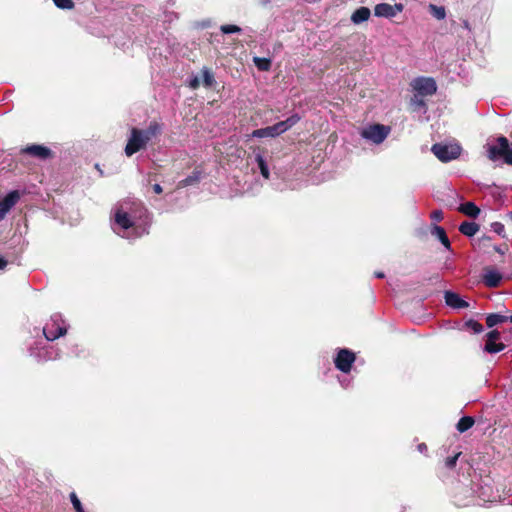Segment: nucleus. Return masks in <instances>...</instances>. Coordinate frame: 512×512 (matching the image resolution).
<instances>
[{
	"label": "nucleus",
	"instance_id": "nucleus-1",
	"mask_svg": "<svg viewBox=\"0 0 512 512\" xmlns=\"http://www.w3.org/2000/svg\"><path fill=\"white\" fill-rule=\"evenodd\" d=\"M162 133V125L157 121H151L146 129L133 127L125 146V154L131 157L135 153L146 148L148 142Z\"/></svg>",
	"mask_w": 512,
	"mask_h": 512
},
{
	"label": "nucleus",
	"instance_id": "nucleus-2",
	"mask_svg": "<svg viewBox=\"0 0 512 512\" xmlns=\"http://www.w3.org/2000/svg\"><path fill=\"white\" fill-rule=\"evenodd\" d=\"M486 152L489 160L502 159L505 164L512 165V144L505 136H499L495 144L487 145Z\"/></svg>",
	"mask_w": 512,
	"mask_h": 512
},
{
	"label": "nucleus",
	"instance_id": "nucleus-3",
	"mask_svg": "<svg viewBox=\"0 0 512 512\" xmlns=\"http://www.w3.org/2000/svg\"><path fill=\"white\" fill-rule=\"evenodd\" d=\"M300 121L298 114H293L284 121H280L272 126L265 128L256 129L252 132L253 137L264 138V137H276L288 129L292 128Z\"/></svg>",
	"mask_w": 512,
	"mask_h": 512
},
{
	"label": "nucleus",
	"instance_id": "nucleus-4",
	"mask_svg": "<svg viewBox=\"0 0 512 512\" xmlns=\"http://www.w3.org/2000/svg\"><path fill=\"white\" fill-rule=\"evenodd\" d=\"M431 151L439 161L447 163L460 157L462 147L458 143L440 142L433 144Z\"/></svg>",
	"mask_w": 512,
	"mask_h": 512
},
{
	"label": "nucleus",
	"instance_id": "nucleus-5",
	"mask_svg": "<svg viewBox=\"0 0 512 512\" xmlns=\"http://www.w3.org/2000/svg\"><path fill=\"white\" fill-rule=\"evenodd\" d=\"M43 333L48 341H54L67 333L65 321L60 314H54L45 324Z\"/></svg>",
	"mask_w": 512,
	"mask_h": 512
},
{
	"label": "nucleus",
	"instance_id": "nucleus-6",
	"mask_svg": "<svg viewBox=\"0 0 512 512\" xmlns=\"http://www.w3.org/2000/svg\"><path fill=\"white\" fill-rule=\"evenodd\" d=\"M390 132V128L382 124H373L365 128L361 135L375 144L382 143Z\"/></svg>",
	"mask_w": 512,
	"mask_h": 512
},
{
	"label": "nucleus",
	"instance_id": "nucleus-7",
	"mask_svg": "<svg viewBox=\"0 0 512 512\" xmlns=\"http://www.w3.org/2000/svg\"><path fill=\"white\" fill-rule=\"evenodd\" d=\"M355 360V353L349 349L343 348L338 351L334 363L338 370L343 373H349Z\"/></svg>",
	"mask_w": 512,
	"mask_h": 512
},
{
	"label": "nucleus",
	"instance_id": "nucleus-8",
	"mask_svg": "<svg viewBox=\"0 0 512 512\" xmlns=\"http://www.w3.org/2000/svg\"><path fill=\"white\" fill-rule=\"evenodd\" d=\"M412 86L421 96H431L437 91L436 82L430 77H418L412 82Z\"/></svg>",
	"mask_w": 512,
	"mask_h": 512
},
{
	"label": "nucleus",
	"instance_id": "nucleus-9",
	"mask_svg": "<svg viewBox=\"0 0 512 512\" xmlns=\"http://www.w3.org/2000/svg\"><path fill=\"white\" fill-rule=\"evenodd\" d=\"M21 155H28L40 160H47L53 157V152L50 148L39 145V144H31L20 150Z\"/></svg>",
	"mask_w": 512,
	"mask_h": 512
},
{
	"label": "nucleus",
	"instance_id": "nucleus-10",
	"mask_svg": "<svg viewBox=\"0 0 512 512\" xmlns=\"http://www.w3.org/2000/svg\"><path fill=\"white\" fill-rule=\"evenodd\" d=\"M500 332L498 330H492L486 334V341L484 345V351L490 354L498 353L506 348L504 343H496L500 339Z\"/></svg>",
	"mask_w": 512,
	"mask_h": 512
},
{
	"label": "nucleus",
	"instance_id": "nucleus-11",
	"mask_svg": "<svg viewBox=\"0 0 512 512\" xmlns=\"http://www.w3.org/2000/svg\"><path fill=\"white\" fill-rule=\"evenodd\" d=\"M402 10V4L391 5L388 3H379L374 7V14L377 17L392 18L396 16L398 13L402 12Z\"/></svg>",
	"mask_w": 512,
	"mask_h": 512
},
{
	"label": "nucleus",
	"instance_id": "nucleus-12",
	"mask_svg": "<svg viewBox=\"0 0 512 512\" xmlns=\"http://www.w3.org/2000/svg\"><path fill=\"white\" fill-rule=\"evenodd\" d=\"M20 199V193L17 190L9 192L0 200V221L5 217L8 211L17 204Z\"/></svg>",
	"mask_w": 512,
	"mask_h": 512
},
{
	"label": "nucleus",
	"instance_id": "nucleus-13",
	"mask_svg": "<svg viewBox=\"0 0 512 512\" xmlns=\"http://www.w3.org/2000/svg\"><path fill=\"white\" fill-rule=\"evenodd\" d=\"M114 220L115 223L124 230H128L129 228L135 226L134 220L131 218L130 212L124 210L123 207H120L115 211Z\"/></svg>",
	"mask_w": 512,
	"mask_h": 512
},
{
	"label": "nucleus",
	"instance_id": "nucleus-14",
	"mask_svg": "<svg viewBox=\"0 0 512 512\" xmlns=\"http://www.w3.org/2000/svg\"><path fill=\"white\" fill-rule=\"evenodd\" d=\"M444 298L446 304L454 309H464L469 307V303L460 298V296L455 292L446 291Z\"/></svg>",
	"mask_w": 512,
	"mask_h": 512
},
{
	"label": "nucleus",
	"instance_id": "nucleus-15",
	"mask_svg": "<svg viewBox=\"0 0 512 512\" xmlns=\"http://www.w3.org/2000/svg\"><path fill=\"white\" fill-rule=\"evenodd\" d=\"M502 280V275L494 270V269H485V273L483 275V283L489 288H496L500 285Z\"/></svg>",
	"mask_w": 512,
	"mask_h": 512
},
{
	"label": "nucleus",
	"instance_id": "nucleus-16",
	"mask_svg": "<svg viewBox=\"0 0 512 512\" xmlns=\"http://www.w3.org/2000/svg\"><path fill=\"white\" fill-rule=\"evenodd\" d=\"M128 212H130L131 218L134 220L135 225L137 221H145L148 216L147 209L140 202H133Z\"/></svg>",
	"mask_w": 512,
	"mask_h": 512
},
{
	"label": "nucleus",
	"instance_id": "nucleus-17",
	"mask_svg": "<svg viewBox=\"0 0 512 512\" xmlns=\"http://www.w3.org/2000/svg\"><path fill=\"white\" fill-rule=\"evenodd\" d=\"M430 232H431V235L435 236L436 238H438V240L443 244V246L451 251L452 250V247H451V242L446 234V231L443 227L439 226V225H436V224H433L430 228Z\"/></svg>",
	"mask_w": 512,
	"mask_h": 512
},
{
	"label": "nucleus",
	"instance_id": "nucleus-18",
	"mask_svg": "<svg viewBox=\"0 0 512 512\" xmlns=\"http://www.w3.org/2000/svg\"><path fill=\"white\" fill-rule=\"evenodd\" d=\"M370 15H371L370 9L362 6L353 12V14L351 15V21L354 24H360L362 22L367 21L369 19Z\"/></svg>",
	"mask_w": 512,
	"mask_h": 512
},
{
	"label": "nucleus",
	"instance_id": "nucleus-19",
	"mask_svg": "<svg viewBox=\"0 0 512 512\" xmlns=\"http://www.w3.org/2000/svg\"><path fill=\"white\" fill-rule=\"evenodd\" d=\"M459 212L469 216V217H472V218H477L478 215L480 214V209L478 208V206H476L475 203L473 202H465L463 204H461L458 208Z\"/></svg>",
	"mask_w": 512,
	"mask_h": 512
},
{
	"label": "nucleus",
	"instance_id": "nucleus-20",
	"mask_svg": "<svg viewBox=\"0 0 512 512\" xmlns=\"http://www.w3.org/2000/svg\"><path fill=\"white\" fill-rule=\"evenodd\" d=\"M479 228V225L475 222L464 221L460 224L459 231L465 236L472 237L478 232Z\"/></svg>",
	"mask_w": 512,
	"mask_h": 512
},
{
	"label": "nucleus",
	"instance_id": "nucleus-21",
	"mask_svg": "<svg viewBox=\"0 0 512 512\" xmlns=\"http://www.w3.org/2000/svg\"><path fill=\"white\" fill-rule=\"evenodd\" d=\"M475 419L472 416H464L458 421L456 428L458 432L464 433L473 427Z\"/></svg>",
	"mask_w": 512,
	"mask_h": 512
},
{
	"label": "nucleus",
	"instance_id": "nucleus-22",
	"mask_svg": "<svg viewBox=\"0 0 512 512\" xmlns=\"http://www.w3.org/2000/svg\"><path fill=\"white\" fill-rule=\"evenodd\" d=\"M506 321H508V316H504V315H500V314H496V313H491L486 316V325L489 328H492L495 325L504 323Z\"/></svg>",
	"mask_w": 512,
	"mask_h": 512
},
{
	"label": "nucleus",
	"instance_id": "nucleus-23",
	"mask_svg": "<svg viewBox=\"0 0 512 512\" xmlns=\"http://www.w3.org/2000/svg\"><path fill=\"white\" fill-rule=\"evenodd\" d=\"M200 179H201V172L193 171L191 175L187 176L185 179H183L179 182V186H181V187L191 186V185L199 183Z\"/></svg>",
	"mask_w": 512,
	"mask_h": 512
},
{
	"label": "nucleus",
	"instance_id": "nucleus-24",
	"mask_svg": "<svg viewBox=\"0 0 512 512\" xmlns=\"http://www.w3.org/2000/svg\"><path fill=\"white\" fill-rule=\"evenodd\" d=\"M255 161L257 162L258 164V167L260 169V173L261 175L265 178V179H269L270 177V172H269V168H268V165L264 159V157L261 155V154H256L255 156Z\"/></svg>",
	"mask_w": 512,
	"mask_h": 512
},
{
	"label": "nucleus",
	"instance_id": "nucleus-25",
	"mask_svg": "<svg viewBox=\"0 0 512 512\" xmlns=\"http://www.w3.org/2000/svg\"><path fill=\"white\" fill-rule=\"evenodd\" d=\"M255 66L260 71H269L271 69V60L268 58L254 57L253 59Z\"/></svg>",
	"mask_w": 512,
	"mask_h": 512
},
{
	"label": "nucleus",
	"instance_id": "nucleus-26",
	"mask_svg": "<svg viewBox=\"0 0 512 512\" xmlns=\"http://www.w3.org/2000/svg\"><path fill=\"white\" fill-rule=\"evenodd\" d=\"M429 12L433 17L438 20H442L446 17V10L443 6H437L435 4L429 5Z\"/></svg>",
	"mask_w": 512,
	"mask_h": 512
},
{
	"label": "nucleus",
	"instance_id": "nucleus-27",
	"mask_svg": "<svg viewBox=\"0 0 512 512\" xmlns=\"http://www.w3.org/2000/svg\"><path fill=\"white\" fill-rule=\"evenodd\" d=\"M203 84L205 87H212L215 83L214 75L208 68H203L202 71Z\"/></svg>",
	"mask_w": 512,
	"mask_h": 512
},
{
	"label": "nucleus",
	"instance_id": "nucleus-28",
	"mask_svg": "<svg viewBox=\"0 0 512 512\" xmlns=\"http://www.w3.org/2000/svg\"><path fill=\"white\" fill-rule=\"evenodd\" d=\"M464 326L465 328L472 330L476 334H479L483 331V325L474 319H469L468 321H466Z\"/></svg>",
	"mask_w": 512,
	"mask_h": 512
},
{
	"label": "nucleus",
	"instance_id": "nucleus-29",
	"mask_svg": "<svg viewBox=\"0 0 512 512\" xmlns=\"http://www.w3.org/2000/svg\"><path fill=\"white\" fill-rule=\"evenodd\" d=\"M52 1L60 9L71 10L75 6L74 2L72 0H52Z\"/></svg>",
	"mask_w": 512,
	"mask_h": 512
},
{
	"label": "nucleus",
	"instance_id": "nucleus-30",
	"mask_svg": "<svg viewBox=\"0 0 512 512\" xmlns=\"http://www.w3.org/2000/svg\"><path fill=\"white\" fill-rule=\"evenodd\" d=\"M220 31L223 34H232V33H239L241 32V28L237 25L233 24H225L220 27Z\"/></svg>",
	"mask_w": 512,
	"mask_h": 512
},
{
	"label": "nucleus",
	"instance_id": "nucleus-31",
	"mask_svg": "<svg viewBox=\"0 0 512 512\" xmlns=\"http://www.w3.org/2000/svg\"><path fill=\"white\" fill-rule=\"evenodd\" d=\"M70 500H71L72 505L76 512H85V510L83 509L82 504L75 492H72L70 494Z\"/></svg>",
	"mask_w": 512,
	"mask_h": 512
},
{
	"label": "nucleus",
	"instance_id": "nucleus-32",
	"mask_svg": "<svg viewBox=\"0 0 512 512\" xmlns=\"http://www.w3.org/2000/svg\"><path fill=\"white\" fill-rule=\"evenodd\" d=\"M460 454L461 453L459 452V453H456L454 456L447 457L445 460V466L448 469H453L456 466V463H457V460H458Z\"/></svg>",
	"mask_w": 512,
	"mask_h": 512
},
{
	"label": "nucleus",
	"instance_id": "nucleus-33",
	"mask_svg": "<svg viewBox=\"0 0 512 512\" xmlns=\"http://www.w3.org/2000/svg\"><path fill=\"white\" fill-rule=\"evenodd\" d=\"M491 227L495 233H497L500 236H504L505 227L500 222H494L491 224Z\"/></svg>",
	"mask_w": 512,
	"mask_h": 512
},
{
	"label": "nucleus",
	"instance_id": "nucleus-34",
	"mask_svg": "<svg viewBox=\"0 0 512 512\" xmlns=\"http://www.w3.org/2000/svg\"><path fill=\"white\" fill-rule=\"evenodd\" d=\"M430 217L434 221H441L444 217L442 210H434L431 212Z\"/></svg>",
	"mask_w": 512,
	"mask_h": 512
},
{
	"label": "nucleus",
	"instance_id": "nucleus-35",
	"mask_svg": "<svg viewBox=\"0 0 512 512\" xmlns=\"http://www.w3.org/2000/svg\"><path fill=\"white\" fill-rule=\"evenodd\" d=\"M199 86H200V81H199V79H198L197 77L193 78V79L190 81V87H191L192 89H197V88H199Z\"/></svg>",
	"mask_w": 512,
	"mask_h": 512
},
{
	"label": "nucleus",
	"instance_id": "nucleus-36",
	"mask_svg": "<svg viewBox=\"0 0 512 512\" xmlns=\"http://www.w3.org/2000/svg\"><path fill=\"white\" fill-rule=\"evenodd\" d=\"M152 188H153V191H154L156 194H161V193L163 192V189H162V187H161V185H160V184H157V183H156V184H154V185L152 186Z\"/></svg>",
	"mask_w": 512,
	"mask_h": 512
},
{
	"label": "nucleus",
	"instance_id": "nucleus-37",
	"mask_svg": "<svg viewBox=\"0 0 512 512\" xmlns=\"http://www.w3.org/2000/svg\"><path fill=\"white\" fill-rule=\"evenodd\" d=\"M494 250H495L496 252L500 253V254H504V253L506 252V250H507V246H506V245H504L503 247H501V246H495V247H494Z\"/></svg>",
	"mask_w": 512,
	"mask_h": 512
},
{
	"label": "nucleus",
	"instance_id": "nucleus-38",
	"mask_svg": "<svg viewBox=\"0 0 512 512\" xmlns=\"http://www.w3.org/2000/svg\"><path fill=\"white\" fill-rule=\"evenodd\" d=\"M7 263V260H5L4 257L0 255V270L4 269L7 266Z\"/></svg>",
	"mask_w": 512,
	"mask_h": 512
},
{
	"label": "nucleus",
	"instance_id": "nucleus-39",
	"mask_svg": "<svg viewBox=\"0 0 512 512\" xmlns=\"http://www.w3.org/2000/svg\"><path fill=\"white\" fill-rule=\"evenodd\" d=\"M375 276H376L377 278H384V277H385V275H384V273H383V272H376V273H375Z\"/></svg>",
	"mask_w": 512,
	"mask_h": 512
},
{
	"label": "nucleus",
	"instance_id": "nucleus-40",
	"mask_svg": "<svg viewBox=\"0 0 512 512\" xmlns=\"http://www.w3.org/2000/svg\"><path fill=\"white\" fill-rule=\"evenodd\" d=\"M419 449L422 451L423 449H426V445L424 443L420 444Z\"/></svg>",
	"mask_w": 512,
	"mask_h": 512
},
{
	"label": "nucleus",
	"instance_id": "nucleus-41",
	"mask_svg": "<svg viewBox=\"0 0 512 512\" xmlns=\"http://www.w3.org/2000/svg\"><path fill=\"white\" fill-rule=\"evenodd\" d=\"M465 28L469 29V23L467 21H464Z\"/></svg>",
	"mask_w": 512,
	"mask_h": 512
},
{
	"label": "nucleus",
	"instance_id": "nucleus-42",
	"mask_svg": "<svg viewBox=\"0 0 512 512\" xmlns=\"http://www.w3.org/2000/svg\"><path fill=\"white\" fill-rule=\"evenodd\" d=\"M508 320H510L512 322V315L510 317H508Z\"/></svg>",
	"mask_w": 512,
	"mask_h": 512
}]
</instances>
